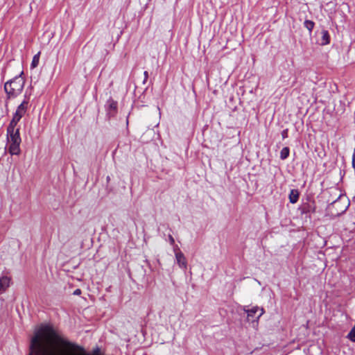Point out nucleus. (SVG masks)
I'll list each match as a JSON object with an SVG mask.
<instances>
[{"mask_svg": "<svg viewBox=\"0 0 355 355\" xmlns=\"http://www.w3.org/2000/svg\"><path fill=\"white\" fill-rule=\"evenodd\" d=\"M44 337L56 338L58 336L50 325L41 326L31 340V352L28 355H58L53 348L42 343L41 341Z\"/></svg>", "mask_w": 355, "mask_h": 355, "instance_id": "1", "label": "nucleus"}, {"mask_svg": "<svg viewBox=\"0 0 355 355\" xmlns=\"http://www.w3.org/2000/svg\"><path fill=\"white\" fill-rule=\"evenodd\" d=\"M26 80L24 77V71H22L19 75L16 76L13 78L8 80L4 84V91L6 94V105L8 106V101L10 99L17 98L22 92Z\"/></svg>", "mask_w": 355, "mask_h": 355, "instance_id": "2", "label": "nucleus"}, {"mask_svg": "<svg viewBox=\"0 0 355 355\" xmlns=\"http://www.w3.org/2000/svg\"><path fill=\"white\" fill-rule=\"evenodd\" d=\"M6 139L8 144V153L11 155H20V144L21 143V138L19 133V128H7Z\"/></svg>", "mask_w": 355, "mask_h": 355, "instance_id": "3", "label": "nucleus"}, {"mask_svg": "<svg viewBox=\"0 0 355 355\" xmlns=\"http://www.w3.org/2000/svg\"><path fill=\"white\" fill-rule=\"evenodd\" d=\"M28 105V98L26 95L24 96V100L20 105H18L15 112L13 114L12 119L10 121L7 128H17L16 126L21 119L24 116Z\"/></svg>", "mask_w": 355, "mask_h": 355, "instance_id": "4", "label": "nucleus"}, {"mask_svg": "<svg viewBox=\"0 0 355 355\" xmlns=\"http://www.w3.org/2000/svg\"><path fill=\"white\" fill-rule=\"evenodd\" d=\"M105 109L106 111V117L110 120V119L114 117L117 114L118 102L110 97L106 101Z\"/></svg>", "mask_w": 355, "mask_h": 355, "instance_id": "5", "label": "nucleus"}, {"mask_svg": "<svg viewBox=\"0 0 355 355\" xmlns=\"http://www.w3.org/2000/svg\"><path fill=\"white\" fill-rule=\"evenodd\" d=\"M11 279L8 276H2L0 277V293L6 291L10 286Z\"/></svg>", "mask_w": 355, "mask_h": 355, "instance_id": "6", "label": "nucleus"}, {"mask_svg": "<svg viewBox=\"0 0 355 355\" xmlns=\"http://www.w3.org/2000/svg\"><path fill=\"white\" fill-rule=\"evenodd\" d=\"M175 258L177 260V263L180 266V267L182 268H186L187 267V261L184 254L178 250V252H175Z\"/></svg>", "mask_w": 355, "mask_h": 355, "instance_id": "7", "label": "nucleus"}, {"mask_svg": "<svg viewBox=\"0 0 355 355\" xmlns=\"http://www.w3.org/2000/svg\"><path fill=\"white\" fill-rule=\"evenodd\" d=\"M260 311L259 314L257 315V318H259L264 313V310L263 308H259L258 306H254L248 311H247V313H248V317L250 318V317H252V318H254L256 315V313L258 312V311Z\"/></svg>", "mask_w": 355, "mask_h": 355, "instance_id": "8", "label": "nucleus"}, {"mask_svg": "<svg viewBox=\"0 0 355 355\" xmlns=\"http://www.w3.org/2000/svg\"><path fill=\"white\" fill-rule=\"evenodd\" d=\"M62 343L66 346L70 347L75 350L79 351L83 355H89L88 354H87L85 349L81 346H79L69 341H63Z\"/></svg>", "mask_w": 355, "mask_h": 355, "instance_id": "9", "label": "nucleus"}, {"mask_svg": "<svg viewBox=\"0 0 355 355\" xmlns=\"http://www.w3.org/2000/svg\"><path fill=\"white\" fill-rule=\"evenodd\" d=\"M300 192L297 189H292L289 194V200L292 204H295L298 201Z\"/></svg>", "mask_w": 355, "mask_h": 355, "instance_id": "10", "label": "nucleus"}, {"mask_svg": "<svg viewBox=\"0 0 355 355\" xmlns=\"http://www.w3.org/2000/svg\"><path fill=\"white\" fill-rule=\"evenodd\" d=\"M322 45H327L330 43V36L327 30H322Z\"/></svg>", "mask_w": 355, "mask_h": 355, "instance_id": "11", "label": "nucleus"}, {"mask_svg": "<svg viewBox=\"0 0 355 355\" xmlns=\"http://www.w3.org/2000/svg\"><path fill=\"white\" fill-rule=\"evenodd\" d=\"M304 26L306 28H307L309 33H311L314 28L315 23L311 20L306 19L304 22Z\"/></svg>", "mask_w": 355, "mask_h": 355, "instance_id": "12", "label": "nucleus"}, {"mask_svg": "<svg viewBox=\"0 0 355 355\" xmlns=\"http://www.w3.org/2000/svg\"><path fill=\"white\" fill-rule=\"evenodd\" d=\"M290 149L288 147H284L280 152V158L282 159H286L289 156Z\"/></svg>", "mask_w": 355, "mask_h": 355, "instance_id": "13", "label": "nucleus"}, {"mask_svg": "<svg viewBox=\"0 0 355 355\" xmlns=\"http://www.w3.org/2000/svg\"><path fill=\"white\" fill-rule=\"evenodd\" d=\"M40 52L37 53V54H35L33 56V60H32V62H31V67L32 68H35V67H36L38 65L39 60H40Z\"/></svg>", "mask_w": 355, "mask_h": 355, "instance_id": "14", "label": "nucleus"}, {"mask_svg": "<svg viewBox=\"0 0 355 355\" xmlns=\"http://www.w3.org/2000/svg\"><path fill=\"white\" fill-rule=\"evenodd\" d=\"M347 337L351 340L355 342V327L351 329Z\"/></svg>", "mask_w": 355, "mask_h": 355, "instance_id": "15", "label": "nucleus"}, {"mask_svg": "<svg viewBox=\"0 0 355 355\" xmlns=\"http://www.w3.org/2000/svg\"><path fill=\"white\" fill-rule=\"evenodd\" d=\"M168 241H169V243L171 245H175V240L173 239V237L172 236L171 234H168Z\"/></svg>", "mask_w": 355, "mask_h": 355, "instance_id": "16", "label": "nucleus"}, {"mask_svg": "<svg viewBox=\"0 0 355 355\" xmlns=\"http://www.w3.org/2000/svg\"><path fill=\"white\" fill-rule=\"evenodd\" d=\"M100 352H101V349H100V348L98 347H96L93 350V354L94 355H99Z\"/></svg>", "mask_w": 355, "mask_h": 355, "instance_id": "17", "label": "nucleus"}, {"mask_svg": "<svg viewBox=\"0 0 355 355\" xmlns=\"http://www.w3.org/2000/svg\"><path fill=\"white\" fill-rule=\"evenodd\" d=\"M81 293H82L81 290L80 288H77L73 291V294L74 295H80L81 294Z\"/></svg>", "mask_w": 355, "mask_h": 355, "instance_id": "18", "label": "nucleus"}, {"mask_svg": "<svg viewBox=\"0 0 355 355\" xmlns=\"http://www.w3.org/2000/svg\"><path fill=\"white\" fill-rule=\"evenodd\" d=\"M144 83H145L148 78V71H145L144 73Z\"/></svg>", "mask_w": 355, "mask_h": 355, "instance_id": "19", "label": "nucleus"}, {"mask_svg": "<svg viewBox=\"0 0 355 355\" xmlns=\"http://www.w3.org/2000/svg\"><path fill=\"white\" fill-rule=\"evenodd\" d=\"M282 137L284 139L286 137H287V130H283L282 133Z\"/></svg>", "mask_w": 355, "mask_h": 355, "instance_id": "20", "label": "nucleus"}, {"mask_svg": "<svg viewBox=\"0 0 355 355\" xmlns=\"http://www.w3.org/2000/svg\"><path fill=\"white\" fill-rule=\"evenodd\" d=\"M107 181H109V180H110V177H109V176H107Z\"/></svg>", "mask_w": 355, "mask_h": 355, "instance_id": "21", "label": "nucleus"}]
</instances>
